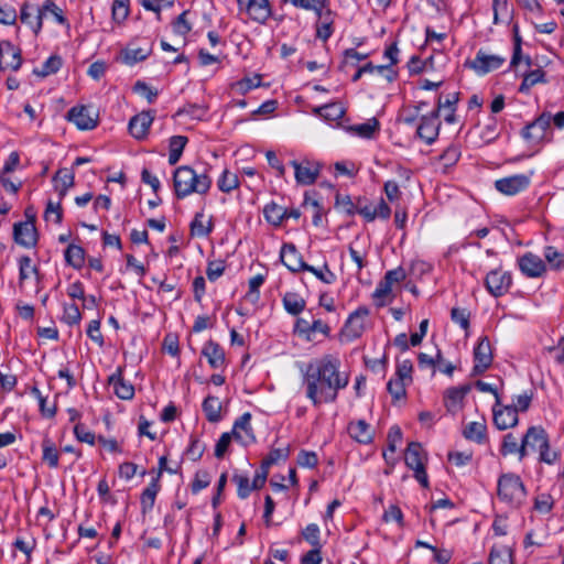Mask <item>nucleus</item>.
Here are the masks:
<instances>
[{
  "label": "nucleus",
  "instance_id": "1",
  "mask_svg": "<svg viewBox=\"0 0 564 564\" xmlns=\"http://www.w3.org/2000/svg\"><path fill=\"white\" fill-rule=\"evenodd\" d=\"M340 367L341 362L338 356L325 354L311 360L302 371L305 397L315 408L334 403L339 391L349 384V375L340 371Z\"/></svg>",
  "mask_w": 564,
  "mask_h": 564
},
{
  "label": "nucleus",
  "instance_id": "2",
  "mask_svg": "<svg viewBox=\"0 0 564 564\" xmlns=\"http://www.w3.org/2000/svg\"><path fill=\"white\" fill-rule=\"evenodd\" d=\"M213 181L206 170L197 172L189 165H181L173 173L175 196L183 199L192 194L206 195Z\"/></svg>",
  "mask_w": 564,
  "mask_h": 564
},
{
  "label": "nucleus",
  "instance_id": "3",
  "mask_svg": "<svg viewBox=\"0 0 564 564\" xmlns=\"http://www.w3.org/2000/svg\"><path fill=\"white\" fill-rule=\"evenodd\" d=\"M497 495L501 501L519 506L524 500L527 491L520 476L508 473L499 477Z\"/></svg>",
  "mask_w": 564,
  "mask_h": 564
},
{
  "label": "nucleus",
  "instance_id": "4",
  "mask_svg": "<svg viewBox=\"0 0 564 564\" xmlns=\"http://www.w3.org/2000/svg\"><path fill=\"white\" fill-rule=\"evenodd\" d=\"M426 462L427 454L422 445L419 442L409 443L404 454V463L408 468L414 471V478L424 488H429L430 485L425 468Z\"/></svg>",
  "mask_w": 564,
  "mask_h": 564
},
{
  "label": "nucleus",
  "instance_id": "5",
  "mask_svg": "<svg viewBox=\"0 0 564 564\" xmlns=\"http://www.w3.org/2000/svg\"><path fill=\"white\" fill-rule=\"evenodd\" d=\"M369 314L370 311L367 306H359L351 312L340 330V338L345 341L360 338L366 332Z\"/></svg>",
  "mask_w": 564,
  "mask_h": 564
},
{
  "label": "nucleus",
  "instance_id": "6",
  "mask_svg": "<svg viewBox=\"0 0 564 564\" xmlns=\"http://www.w3.org/2000/svg\"><path fill=\"white\" fill-rule=\"evenodd\" d=\"M506 56L491 54L480 48L473 61H467L465 66L473 69L477 75H486L499 69L505 63Z\"/></svg>",
  "mask_w": 564,
  "mask_h": 564
},
{
  "label": "nucleus",
  "instance_id": "7",
  "mask_svg": "<svg viewBox=\"0 0 564 564\" xmlns=\"http://www.w3.org/2000/svg\"><path fill=\"white\" fill-rule=\"evenodd\" d=\"M290 165L294 169V177L297 185H313L321 173L322 165L308 159L292 160Z\"/></svg>",
  "mask_w": 564,
  "mask_h": 564
},
{
  "label": "nucleus",
  "instance_id": "8",
  "mask_svg": "<svg viewBox=\"0 0 564 564\" xmlns=\"http://www.w3.org/2000/svg\"><path fill=\"white\" fill-rule=\"evenodd\" d=\"M511 285V273L503 271L500 268L489 271L485 278V288L488 293L495 297H500L507 294Z\"/></svg>",
  "mask_w": 564,
  "mask_h": 564
},
{
  "label": "nucleus",
  "instance_id": "9",
  "mask_svg": "<svg viewBox=\"0 0 564 564\" xmlns=\"http://www.w3.org/2000/svg\"><path fill=\"white\" fill-rule=\"evenodd\" d=\"M66 118L79 130H91L98 123V112L91 106H75L67 111Z\"/></svg>",
  "mask_w": 564,
  "mask_h": 564
},
{
  "label": "nucleus",
  "instance_id": "10",
  "mask_svg": "<svg viewBox=\"0 0 564 564\" xmlns=\"http://www.w3.org/2000/svg\"><path fill=\"white\" fill-rule=\"evenodd\" d=\"M491 345L487 336L480 337L474 348V367L473 375L484 373L492 364Z\"/></svg>",
  "mask_w": 564,
  "mask_h": 564
},
{
  "label": "nucleus",
  "instance_id": "11",
  "mask_svg": "<svg viewBox=\"0 0 564 564\" xmlns=\"http://www.w3.org/2000/svg\"><path fill=\"white\" fill-rule=\"evenodd\" d=\"M252 415L250 412H246L240 415L232 425L234 440L240 443L242 446H249L256 443V434L251 426Z\"/></svg>",
  "mask_w": 564,
  "mask_h": 564
},
{
  "label": "nucleus",
  "instance_id": "12",
  "mask_svg": "<svg viewBox=\"0 0 564 564\" xmlns=\"http://www.w3.org/2000/svg\"><path fill=\"white\" fill-rule=\"evenodd\" d=\"M530 185V176L525 174H514L499 178L495 182V188L507 196H513L527 189Z\"/></svg>",
  "mask_w": 564,
  "mask_h": 564
},
{
  "label": "nucleus",
  "instance_id": "13",
  "mask_svg": "<svg viewBox=\"0 0 564 564\" xmlns=\"http://www.w3.org/2000/svg\"><path fill=\"white\" fill-rule=\"evenodd\" d=\"M13 239L24 248H34L39 236L33 220L19 221L13 225Z\"/></svg>",
  "mask_w": 564,
  "mask_h": 564
},
{
  "label": "nucleus",
  "instance_id": "14",
  "mask_svg": "<svg viewBox=\"0 0 564 564\" xmlns=\"http://www.w3.org/2000/svg\"><path fill=\"white\" fill-rule=\"evenodd\" d=\"M438 116L437 111H432L430 115L422 116L416 129L417 137L429 145L434 143L438 137L441 128Z\"/></svg>",
  "mask_w": 564,
  "mask_h": 564
},
{
  "label": "nucleus",
  "instance_id": "15",
  "mask_svg": "<svg viewBox=\"0 0 564 564\" xmlns=\"http://www.w3.org/2000/svg\"><path fill=\"white\" fill-rule=\"evenodd\" d=\"M317 15V21L315 23L316 37L322 40L323 42H327L328 39L333 35L335 28V17L336 13L330 10L328 7V2L324 8H321L318 11L314 12Z\"/></svg>",
  "mask_w": 564,
  "mask_h": 564
},
{
  "label": "nucleus",
  "instance_id": "16",
  "mask_svg": "<svg viewBox=\"0 0 564 564\" xmlns=\"http://www.w3.org/2000/svg\"><path fill=\"white\" fill-rule=\"evenodd\" d=\"M551 121H552L551 113L543 112L534 121L527 124L522 129V131H521L522 138L529 142L541 141L544 138L546 130L550 128Z\"/></svg>",
  "mask_w": 564,
  "mask_h": 564
},
{
  "label": "nucleus",
  "instance_id": "17",
  "mask_svg": "<svg viewBox=\"0 0 564 564\" xmlns=\"http://www.w3.org/2000/svg\"><path fill=\"white\" fill-rule=\"evenodd\" d=\"M22 65L21 50L14 46L10 41H0V66L1 72L10 68L18 70Z\"/></svg>",
  "mask_w": 564,
  "mask_h": 564
},
{
  "label": "nucleus",
  "instance_id": "18",
  "mask_svg": "<svg viewBox=\"0 0 564 564\" xmlns=\"http://www.w3.org/2000/svg\"><path fill=\"white\" fill-rule=\"evenodd\" d=\"M20 20L37 35L43 26V10H41V6L24 2L20 8Z\"/></svg>",
  "mask_w": 564,
  "mask_h": 564
},
{
  "label": "nucleus",
  "instance_id": "19",
  "mask_svg": "<svg viewBox=\"0 0 564 564\" xmlns=\"http://www.w3.org/2000/svg\"><path fill=\"white\" fill-rule=\"evenodd\" d=\"M549 440V434L540 425L530 426L522 435V444L524 447V458L530 452L540 451L544 443Z\"/></svg>",
  "mask_w": 564,
  "mask_h": 564
},
{
  "label": "nucleus",
  "instance_id": "20",
  "mask_svg": "<svg viewBox=\"0 0 564 564\" xmlns=\"http://www.w3.org/2000/svg\"><path fill=\"white\" fill-rule=\"evenodd\" d=\"M520 271L528 278H539L546 271L544 261L532 252H527L518 259Z\"/></svg>",
  "mask_w": 564,
  "mask_h": 564
},
{
  "label": "nucleus",
  "instance_id": "21",
  "mask_svg": "<svg viewBox=\"0 0 564 564\" xmlns=\"http://www.w3.org/2000/svg\"><path fill=\"white\" fill-rule=\"evenodd\" d=\"M280 259L282 263L291 272L305 271L307 263L303 260L302 254L297 251L293 243H284L280 251Z\"/></svg>",
  "mask_w": 564,
  "mask_h": 564
},
{
  "label": "nucleus",
  "instance_id": "22",
  "mask_svg": "<svg viewBox=\"0 0 564 564\" xmlns=\"http://www.w3.org/2000/svg\"><path fill=\"white\" fill-rule=\"evenodd\" d=\"M154 120V111H142L133 116L128 124L130 134L137 140H143Z\"/></svg>",
  "mask_w": 564,
  "mask_h": 564
},
{
  "label": "nucleus",
  "instance_id": "23",
  "mask_svg": "<svg viewBox=\"0 0 564 564\" xmlns=\"http://www.w3.org/2000/svg\"><path fill=\"white\" fill-rule=\"evenodd\" d=\"M348 435L359 444L369 445L373 442L375 431L365 420H354L347 425Z\"/></svg>",
  "mask_w": 564,
  "mask_h": 564
},
{
  "label": "nucleus",
  "instance_id": "24",
  "mask_svg": "<svg viewBox=\"0 0 564 564\" xmlns=\"http://www.w3.org/2000/svg\"><path fill=\"white\" fill-rule=\"evenodd\" d=\"M123 369L118 367L116 371L109 376L108 383L112 387L113 393L121 400H131L134 397L133 384L123 378Z\"/></svg>",
  "mask_w": 564,
  "mask_h": 564
},
{
  "label": "nucleus",
  "instance_id": "25",
  "mask_svg": "<svg viewBox=\"0 0 564 564\" xmlns=\"http://www.w3.org/2000/svg\"><path fill=\"white\" fill-rule=\"evenodd\" d=\"M492 414L494 424L500 431L511 429L519 422L518 414L513 406L503 405L498 408L495 404L492 408Z\"/></svg>",
  "mask_w": 564,
  "mask_h": 564
},
{
  "label": "nucleus",
  "instance_id": "26",
  "mask_svg": "<svg viewBox=\"0 0 564 564\" xmlns=\"http://www.w3.org/2000/svg\"><path fill=\"white\" fill-rule=\"evenodd\" d=\"M202 355L207 359L210 368L219 369L226 367V355L218 343L214 340L206 341L202 348Z\"/></svg>",
  "mask_w": 564,
  "mask_h": 564
},
{
  "label": "nucleus",
  "instance_id": "27",
  "mask_svg": "<svg viewBox=\"0 0 564 564\" xmlns=\"http://www.w3.org/2000/svg\"><path fill=\"white\" fill-rule=\"evenodd\" d=\"M499 452L503 457L516 455L518 460L522 462L524 459L522 437L519 440L513 433L505 434L502 436Z\"/></svg>",
  "mask_w": 564,
  "mask_h": 564
},
{
  "label": "nucleus",
  "instance_id": "28",
  "mask_svg": "<svg viewBox=\"0 0 564 564\" xmlns=\"http://www.w3.org/2000/svg\"><path fill=\"white\" fill-rule=\"evenodd\" d=\"M469 391V384L447 389L444 397L446 409L453 413L457 412L462 408L463 401Z\"/></svg>",
  "mask_w": 564,
  "mask_h": 564
},
{
  "label": "nucleus",
  "instance_id": "29",
  "mask_svg": "<svg viewBox=\"0 0 564 564\" xmlns=\"http://www.w3.org/2000/svg\"><path fill=\"white\" fill-rule=\"evenodd\" d=\"M245 4L250 18L258 23H265L271 15L269 0H246Z\"/></svg>",
  "mask_w": 564,
  "mask_h": 564
},
{
  "label": "nucleus",
  "instance_id": "30",
  "mask_svg": "<svg viewBox=\"0 0 564 564\" xmlns=\"http://www.w3.org/2000/svg\"><path fill=\"white\" fill-rule=\"evenodd\" d=\"M152 54V44H148L143 47L128 46L121 51V62L128 66H133L139 62L145 61Z\"/></svg>",
  "mask_w": 564,
  "mask_h": 564
},
{
  "label": "nucleus",
  "instance_id": "31",
  "mask_svg": "<svg viewBox=\"0 0 564 564\" xmlns=\"http://www.w3.org/2000/svg\"><path fill=\"white\" fill-rule=\"evenodd\" d=\"M160 490L161 484L159 481V477H154L141 494L140 505L142 513H148L153 509L156 496Z\"/></svg>",
  "mask_w": 564,
  "mask_h": 564
},
{
  "label": "nucleus",
  "instance_id": "32",
  "mask_svg": "<svg viewBox=\"0 0 564 564\" xmlns=\"http://www.w3.org/2000/svg\"><path fill=\"white\" fill-rule=\"evenodd\" d=\"M191 235L194 237H207L214 229L213 217H205L204 212L195 214L194 219L191 221Z\"/></svg>",
  "mask_w": 564,
  "mask_h": 564
},
{
  "label": "nucleus",
  "instance_id": "33",
  "mask_svg": "<svg viewBox=\"0 0 564 564\" xmlns=\"http://www.w3.org/2000/svg\"><path fill=\"white\" fill-rule=\"evenodd\" d=\"M463 435L468 441L475 442L477 444H485L488 441L487 425L485 420L468 423L463 430Z\"/></svg>",
  "mask_w": 564,
  "mask_h": 564
},
{
  "label": "nucleus",
  "instance_id": "34",
  "mask_svg": "<svg viewBox=\"0 0 564 564\" xmlns=\"http://www.w3.org/2000/svg\"><path fill=\"white\" fill-rule=\"evenodd\" d=\"M489 564H512L513 550L510 545L495 544L488 557Z\"/></svg>",
  "mask_w": 564,
  "mask_h": 564
},
{
  "label": "nucleus",
  "instance_id": "35",
  "mask_svg": "<svg viewBox=\"0 0 564 564\" xmlns=\"http://www.w3.org/2000/svg\"><path fill=\"white\" fill-rule=\"evenodd\" d=\"M202 409L208 422L217 423L221 420V403L217 397L207 395L202 403Z\"/></svg>",
  "mask_w": 564,
  "mask_h": 564
},
{
  "label": "nucleus",
  "instance_id": "36",
  "mask_svg": "<svg viewBox=\"0 0 564 564\" xmlns=\"http://www.w3.org/2000/svg\"><path fill=\"white\" fill-rule=\"evenodd\" d=\"M59 460V452L54 442L44 437L42 441V462L50 468H57Z\"/></svg>",
  "mask_w": 564,
  "mask_h": 564
},
{
  "label": "nucleus",
  "instance_id": "37",
  "mask_svg": "<svg viewBox=\"0 0 564 564\" xmlns=\"http://www.w3.org/2000/svg\"><path fill=\"white\" fill-rule=\"evenodd\" d=\"M86 252L83 247L70 243L64 252L65 261L68 265L76 270H79L85 264Z\"/></svg>",
  "mask_w": 564,
  "mask_h": 564
},
{
  "label": "nucleus",
  "instance_id": "38",
  "mask_svg": "<svg viewBox=\"0 0 564 564\" xmlns=\"http://www.w3.org/2000/svg\"><path fill=\"white\" fill-rule=\"evenodd\" d=\"M283 306L285 311L291 315H299L305 308L306 302L305 300L295 292H288L283 296Z\"/></svg>",
  "mask_w": 564,
  "mask_h": 564
},
{
  "label": "nucleus",
  "instance_id": "39",
  "mask_svg": "<svg viewBox=\"0 0 564 564\" xmlns=\"http://www.w3.org/2000/svg\"><path fill=\"white\" fill-rule=\"evenodd\" d=\"M372 299L378 307L390 304L393 300L392 285L382 279L372 293Z\"/></svg>",
  "mask_w": 564,
  "mask_h": 564
},
{
  "label": "nucleus",
  "instance_id": "40",
  "mask_svg": "<svg viewBox=\"0 0 564 564\" xmlns=\"http://www.w3.org/2000/svg\"><path fill=\"white\" fill-rule=\"evenodd\" d=\"M411 382H408L401 378H391L387 383V390L390 393L392 401L397 402L401 399H404L406 395V386Z\"/></svg>",
  "mask_w": 564,
  "mask_h": 564
},
{
  "label": "nucleus",
  "instance_id": "41",
  "mask_svg": "<svg viewBox=\"0 0 564 564\" xmlns=\"http://www.w3.org/2000/svg\"><path fill=\"white\" fill-rule=\"evenodd\" d=\"M350 129L360 138L371 139L375 133L379 131L380 123L376 118H371L364 123L351 127Z\"/></svg>",
  "mask_w": 564,
  "mask_h": 564
},
{
  "label": "nucleus",
  "instance_id": "42",
  "mask_svg": "<svg viewBox=\"0 0 564 564\" xmlns=\"http://www.w3.org/2000/svg\"><path fill=\"white\" fill-rule=\"evenodd\" d=\"M263 214L268 223L280 226L284 221L285 208L275 203H270L264 207Z\"/></svg>",
  "mask_w": 564,
  "mask_h": 564
},
{
  "label": "nucleus",
  "instance_id": "43",
  "mask_svg": "<svg viewBox=\"0 0 564 564\" xmlns=\"http://www.w3.org/2000/svg\"><path fill=\"white\" fill-rule=\"evenodd\" d=\"M545 73L541 68H536L528 72L523 76V80L520 85L519 91L525 93L529 91L531 87L539 83H545Z\"/></svg>",
  "mask_w": 564,
  "mask_h": 564
},
{
  "label": "nucleus",
  "instance_id": "44",
  "mask_svg": "<svg viewBox=\"0 0 564 564\" xmlns=\"http://www.w3.org/2000/svg\"><path fill=\"white\" fill-rule=\"evenodd\" d=\"M83 315L77 304H64L62 321L68 326L79 325Z\"/></svg>",
  "mask_w": 564,
  "mask_h": 564
},
{
  "label": "nucleus",
  "instance_id": "45",
  "mask_svg": "<svg viewBox=\"0 0 564 564\" xmlns=\"http://www.w3.org/2000/svg\"><path fill=\"white\" fill-rule=\"evenodd\" d=\"M62 58L58 55H51L42 65L40 69H34V74L40 77H46L48 75L55 74L62 67Z\"/></svg>",
  "mask_w": 564,
  "mask_h": 564
},
{
  "label": "nucleus",
  "instance_id": "46",
  "mask_svg": "<svg viewBox=\"0 0 564 564\" xmlns=\"http://www.w3.org/2000/svg\"><path fill=\"white\" fill-rule=\"evenodd\" d=\"M218 188L224 193H230L239 186V178L237 174L231 173L228 170H224L218 182Z\"/></svg>",
  "mask_w": 564,
  "mask_h": 564
},
{
  "label": "nucleus",
  "instance_id": "47",
  "mask_svg": "<svg viewBox=\"0 0 564 564\" xmlns=\"http://www.w3.org/2000/svg\"><path fill=\"white\" fill-rule=\"evenodd\" d=\"M460 155V147L453 143L443 151L440 155V161L443 162L444 167H452L458 162Z\"/></svg>",
  "mask_w": 564,
  "mask_h": 564
},
{
  "label": "nucleus",
  "instance_id": "48",
  "mask_svg": "<svg viewBox=\"0 0 564 564\" xmlns=\"http://www.w3.org/2000/svg\"><path fill=\"white\" fill-rule=\"evenodd\" d=\"M41 10H43V18L50 13L58 24L68 25V21L64 15L63 10L57 7L54 0H45L41 6Z\"/></svg>",
  "mask_w": 564,
  "mask_h": 564
},
{
  "label": "nucleus",
  "instance_id": "49",
  "mask_svg": "<svg viewBox=\"0 0 564 564\" xmlns=\"http://www.w3.org/2000/svg\"><path fill=\"white\" fill-rule=\"evenodd\" d=\"M303 539L313 547H322L321 530L316 523L307 524L301 532Z\"/></svg>",
  "mask_w": 564,
  "mask_h": 564
},
{
  "label": "nucleus",
  "instance_id": "50",
  "mask_svg": "<svg viewBox=\"0 0 564 564\" xmlns=\"http://www.w3.org/2000/svg\"><path fill=\"white\" fill-rule=\"evenodd\" d=\"M543 256L553 269L564 268V253L560 252L555 247H545Z\"/></svg>",
  "mask_w": 564,
  "mask_h": 564
},
{
  "label": "nucleus",
  "instance_id": "51",
  "mask_svg": "<svg viewBox=\"0 0 564 564\" xmlns=\"http://www.w3.org/2000/svg\"><path fill=\"white\" fill-rule=\"evenodd\" d=\"M305 271L313 273L319 281L326 284H333L336 281V274L329 269L327 263H324L322 269L307 264Z\"/></svg>",
  "mask_w": 564,
  "mask_h": 564
},
{
  "label": "nucleus",
  "instance_id": "52",
  "mask_svg": "<svg viewBox=\"0 0 564 564\" xmlns=\"http://www.w3.org/2000/svg\"><path fill=\"white\" fill-rule=\"evenodd\" d=\"M348 213H357L365 218L366 221L371 223L376 219L375 207L368 204H362L359 199L357 204L350 203Z\"/></svg>",
  "mask_w": 564,
  "mask_h": 564
},
{
  "label": "nucleus",
  "instance_id": "53",
  "mask_svg": "<svg viewBox=\"0 0 564 564\" xmlns=\"http://www.w3.org/2000/svg\"><path fill=\"white\" fill-rule=\"evenodd\" d=\"M129 4L130 0H113L112 2V19L121 23L123 22L128 15H129Z\"/></svg>",
  "mask_w": 564,
  "mask_h": 564
},
{
  "label": "nucleus",
  "instance_id": "54",
  "mask_svg": "<svg viewBox=\"0 0 564 564\" xmlns=\"http://www.w3.org/2000/svg\"><path fill=\"white\" fill-rule=\"evenodd\" d=\"M492 10H494V23H500V17L505 19H511L512 14L509 10V1L508 0H492Z\"/></svg>",
  "mask_w": 564,
  "mask_h": 564
},
{
  "label": "nucleus",
  "instance_id": "55",
  "mask_svg": "<svg viewBox=\"0 0 564 564\" xmlns=\"http://www.w3.org/2000/svg\"><path fill=\"white\" fill-rule=\"evenodd\" d=\"M560 453L555 449L551 448L550 438L544 443V445L539 451V460L541 463L553 465L560 460Z\"/></svg>",
  "mask_w": 564,
  "mask_h": 564
},
{
  "label": "nucleus",
  "instance_id": "56",
  "mask_svg": "<svg viewBox=\"0 0 564 564\" xmlns=\"http://www.w3.org/2000/svg\"><path fill=\"white\" fill-rule=\"evenodd\" d=\"M31 273L37 275L39 269L36 265H32V260L29 256H22L19 259V279H20V281L22 282V281L26 280Z\"/></svg>",
  "mask_w": 564,
  "mask_h": 564
},
{
  "label": "nucleus",
  "instance_id": "57",
  "mask_svg": "<svg viewBox=\"0 0 564 564\" xmlns=\"http://www.w3.org/2000/svg\"><path fill=\"white\" fill-rule=\"evenodd\" d=\"M188 11H183L172 23L173 31L175 34L185 36L192 31V24L187 20Z\"/></svg>",
  "mask_w": 564,
  "mask_h": 564
},
{
  "label": "nucleus",
  "instance_id": "58",
  "mask_svg": "<svg viewBox=\"0 0 564 564\" xmlns=\"http://www.w3.org/2000/svg\"><path fill=\"white\" fill-rule=\"evenodd\" d=\"M451 318L464 330H467L469 328L470 312L467 308L453 307L451 311Z\"/></svg>",
  "mask_w": 564,
  "mask_h": 564
},
{
  "label": "nucleus",
  "instance_id": "59",
  "mask_svg": "<svg viewBox=\"0 0 564 564\" xmlns=\"http://www.w3.org/2000/svg\"><path fill=\"white\" fill-rule=\"evenodd\" d=\"M480 137L486 143H491L498 139V122L495 117L489 118L488 123L481 130Z\"/></svg>",
  "mask_w": 564,
  "mask_h": 564
},
{
  "label": "nucleus",
  "instance_id": "60",
  "mask_svg": "<svg viewBox=\"0 0 564 564\" xmlns=\"http://www.w3.org/2000/svg\"><path fill=\"white\" fill-rule=\"evenodd\" d=\"M44 219L46 221L54 220L56 224H61L63 219V210L61 202L54 203L53 200H48L46 204V208L44 212Z\"/></svg>",
  "mask_w": 564,
  "mask_h": 564
},
{
  "label": "nucleus",
  "instance_id": "61",
  "mask_svg": "<svg viewBox=\"0 0 564 564\" xmlns=\"http://www.w3.org/2000/svg\"><path fill=\"white\" fill-rule=\"evenodd\" d=\"M532 399H533V391L532 390L524 391L523 393L516 395L513 398L512 404L510 406L514 408L517 414L519 411L525 412L529 410Z\"/></svg>",
  "mask_w": 564,
  "mask_h": 564
},
{
  "label": "nucleus",
  "instance_id": "62",
  "mask_svg": "<svg viewBox=\"0 0 564 564\" xmlns=\"http://www.w3.org/2000/svg\"><path fill=\"white\" fill-rule=\"evenodd\" d=\"M232 480L237 485L238 497L240 499H247L252 491V487H251L249 478L243 475H235L232 477Z\"/></svg>",
  "mask_w": 564,
  "mask_h": 564
},
{
  "label": "nucleus",
  "instance_id": "63",
  "mask_svg": "<svg viewBox=\"0 0 564 564\" xmlns=\"http://www.w3.org/2000/svg\"><path fill=\"white\" fill-rule=\"evenodd\" d=\"M205 452V444L196 435H191L189 445L187 447V455L194 462L202 458Z\"/></svg>",
  "mask_w": 564,
  "mask_h": 564
},
{
  "label": "nucleus",
  "instance_id": "64",
  "mask_svg": "<svg viewBox=\"0 0 564 564\" xmlns=\"http://www.w3.org/2000/svg\"><path fill=\"white\" fill-rule=\"evenodd\" d=\"M210 484V475L206 470H198L191 484L193 494H198L200 490L207 488Z\"/></svg>",
  "mask_w": 564,
  "mask_h": 564
}]
</instances>
